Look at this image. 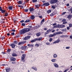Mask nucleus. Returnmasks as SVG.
<instances>
[{
    "mask_svg": "<svg viewBox=\"0 0 72 72\" xmlns=\"http://www.w3.org/2000/svg\"><path fill=\"white\" fill-rule=\"evenodd\" d=\"M32 30V29L31 28H24L20 31V33L21 34H24L25 33L28 32H29V31H31Z\"/></svg>",
    "mask_w": 72,
    "mask_h": 72,
    "instance_id": "obj_1",
    "label": "nucleus"
},
{
    "mask_svg": "<svg viewBox=\"0 0 72 72\" xmlns=\"http://www.w3.org/2000/svg\"><path fill=\"white\" fill-rule=\"evenodd\" d=\"M58 2V0H51L50 1V3L51 4H55Z\"/></svg>",
    "mask_w": 72,
    "mask_h": 72,
    "instance_id": "obj_2",
    "label": "nucleus"
},
{
    "mask_svg": "<svg viewBox=\"0 0 72 72\" xmlns=\"http://www.w3.org/2000/svg\"><path fill=\"white\" fill-rule=\"evenodd\" d=\"M27 46H22L21 47V49L24 50H27Z\"/></svg>",
    "mask_w": 72,
    "mask_h": 72,
    "instance_id": "obj_3",
    "label": "nucleus"
},
{
    "mask_svg": "<svg viewBox=\"0 0 72 72\" xmlns=\"http://www.w3.org/2000/svg\"><path fill=\"white\" fill-rule=\"evenodd\" d=\"M60 39H57V40H55V42H53V44H56V43H59L60 42Z\"/></svg>",
    "mask_w": 72,
    "mask_h": 72,
    "instance_id": "obj_4",
    "label": "nucleus"
},
{
    "mask_svg": "<svg viewBox=\"0 0 72 72\" xmlns=\"http://www.w3.org/2000/svg\"><path fill=\"white\" fill-rule=\"evenodd\" d=\"M30 36H26V37L24 38V40H27L30 39Z\"/></svg>",
    "mask_w": 72,
    "mask_h": 72,
    "instance_id": "obj_5",
    "label": "nucleus"
},
{
    "mask_svg": "<svg viewBox=\"0 0 72 72\" xmlns=\"http://www.w3.org/2000/svg\"><path fill=\"white\" fill-rule=\"evenodd\" d=\"M58 28H64L65 27V26L64 25L58 24Z\"/></svg>",
    "mask_w": 72,
    "mask_h": 72,
    "instance_id": "obj_6",
    "label": "nucleus"
},
{
    "mask_svg": "<svg viewBox=\"0 0 72 72\" xmlns=\"http://www.w3.org/2000/svg\"><path fill=\"white\" fill-rule=\"evenodd\" d=\"M26 41H23V42H19L18 44V45H21V44H25V43H26Z\"/></svg>",
    "mask_w": 72,
    "mask_h": 72,
    "instance_id": "obj_7",
    "label": "nucleus"
},
{
    "mask_svg": "<svg viewBox=\"0 0 72 72\" xmlns=\"http://www.w3.org/2000/svg\"><path fill=\"white\" fill-rule=\"evenodd\" d=\"M53 65L55 67H56V68H58V67H59V65L55 63H54L53 64Z\"/></svg>",
    "mask_w": 72,
    "mask_h": 72,
    "instance_id": "obj_8",
    "label": "nucleus"
},
{
    "mask_svg": "<svg viewBox=\"0 0 72 72\" xmlns=\"http://www.w3.org/2000/svg\"><path fill=\"white\" fill-rule=\"evenodd\" d=\"M15 58L13 57H11L10 58V60L11 61H15Z\"/></svg>",
    "mask_w": 72,
    "mask_h": 72,
    "instance_id": "obj_9",
    "label": "nucleus"
},
{
    "mask_svg": "<svg viewBox=\"0 0 72 72\" xmlns=\"http://www.w3.org/2000/svg\"><path fill=\"white\" fill-rule=\"evenodd\" d=\"M29 10L30 12H33V10H35V9H34V8H30Z\"/></svg>",
    "mask_w": 72,
    "mask_h": 72,
    "instance_id": "obj_10",
    "label": "nucleus"
},
{
    "mask_svg": "<svg viewBox=\"0 0 72 72\" xmlns=\"http://www.w3.org/2000/svg\"><path fill=\"white\" fill-rule=\"evenodd\" d=\"M72 17V15H69L67 17V18H68V19H71Z\"/></svg>",
    "mask_w": 72,
    "mask_h": 72,
    "instance_id": "obj_11",
    "label": "nucleus"
},
{
    "mask_svg": "<svg viewBox=\"0 0 72 72\" xmlns=\"http://www.w3.org/2000/svg\"><path fill=\"white\" fill-rule=\"evenodd\" d=\"M12 57H17V55L15 53H14L12 54Z\"/></svg>",
    "mask_w": 72,
    "mask_h": 72,
    "instance_id": "obj_12",
    "label": "nucleus"
},
{
    "mask_svg": "<svg viewBox=\"0 0 72 72\" xmlns=\"http://www.w3.org/2000/svg\"><path fill=\"white\" fill-rule=\"evenodd\" d=\"M40 6V4H39L38 5H36L35 6V8H36L37 9L39 8V7Z\"/></svg>",
    "mask_w": 72,
    "mask_h": 72,
    "instance_id": "obj_13",
    "label": "nucleus"
},
{
    "mask_svg": "<svg viewBox=\"0 0 72 72\" xmlns=\"http://www.w3.org/2000/svg\"><path fill=\"white\" fill-rule=\"evenodd\" d=\"M55 34H51L49 35V37H54V36H55Z\"/></svg>",
    "mask_w": 72,
    "mask_h": 72,
    "instance_id": "obj_14",
    "label": "nucleus"
},
{
    "mask_svg": "<svg viewBox=\"0 0 72 72\" xmlns=\"http://www.w3.org/2000/svg\"><path fill=\"white\" fill-rule=\"evenodd\" d=\"M37 39V41H41L42 39V37H40V38H36Z\"/></svg>",
    "mask_w": 72,
    "mask_h": 72,
    "instance_id": "obj_15",
    "label": "nucleus"
},
{
    "mask_svg": "<svg viewBox=\"0 0 72 72\" xmlns=\"http://www.w3.org/2000/svg\"><path fill=\"white\" fill-rule=\"evenodd\" d=\"M53 28H59L58 24L56 25L53 27Z\"/></svg>",
    "mask_w": 72,
    "mask_h": 72,
    "instance_id": "obj_16",
    "label": "nucleus"
},
{
    "mask_svg": "<svg viewBox=\"0 0 72 72\" xmlns=\"http://www.w3.org/2000/svg\"><path fill=\"white\" fill-rule=\"evenodd\" d=\"M30 18L31 19H35V16L33 15H32L30 16Z\"/></svg>",
    "mask_w": 72,
    "mask_h": 72,
    "instance_id": "obj_17",
    "label": "nucleus"
},
{
    "mask_svg": "<svg viewBox=\"0 0 72 72\" xmlns=\"http://www.w3.org/2000/svg\"><path fill=\"white\" fill-rule=\"evenodd\" d=\"M5 15H4V16L5 17H6L8 15V12H6L4 13Z\"/></svg>",
    "mask_w": 72,
    "mask_h": 72,
    "instance_id": "obj_18",
    "label": "nucleus"
},
{
    "mask_svg": "<svg viewBox=\"0 0 72 72\" xmlns=\"http://www.w3.org/2000/svg\"><path fill=\"white\" fill-rule=\"evenodd\" d=\"M11 46H12V48H15V46L14 44H11Z\"/></svg>",
    "mask_w": 72,
    "mask_h": 72,
    "instance_id": "obj_19",
    "label": "nucleus"
},
{
    "mask_svg": "<svg viewBox=\"0 0 72 72\" xmlns=\"http://www.w3.org/2000/svg\"><path fill=\"white\" fill-rule=\"evenodd\" d=\"M37 41V39H33L30 42H35V41Z\"/></svg>",
    "mask_w": 72,
    "mask_h": 72,
    "instance_id": "obj_20",
    "label": "nucleus"
},
{
    "mask_svg": "<svg viewBox=\"0 0 72 72\" xmlns=\"http://www.w3.org/2000/svg\"><path fill=\"white\" fill-rule=\"evenodd\" d=\"M41 35V33L40 32L36 34L37 36H40Z\"/></svg>",
    "mask_w": 72,
    "mask_h": 72,
    "instance_id": "obj_21",
    "label": "nucleus"
},
{
    "mask_svg": "<svg viewBox=\"0 0 72 72\" xmlns=\"http://www.w3.org/2000/svg\"><path fill=\"white\" fill-rule=\"evenodd\" d=\"M32 69H33L35 70V71H37V68H36L35 66H33L32 67Z\"/></svg>",
    "mask_w": 72,
    "mask_h": 72,
    "instance_id": "obj_22",
    "label": "nucleus"
},
{
    "mask_svg": "<svg viewBox=\"0 0 72 72\" xmlns=\"http://www.w3.org/2000/svg\"><path fill=\"white\" fill-rule=\"evenodd\" d=\"M53 58H55L57 57V55L55 54H54L53 55Z\"/></svg>",
    "mask_w": 72,
    "mask_h": 72,
    "instance_id": "obj_23",
    "label": "nucleus"
},
{
    "mask_svg": "<svg viewBox=\"0 0 72 72\" xmlns=\"http://www.w3.org/2000/svg\"><path fill=\"white\" fill-rule=\"evenodd\" d=\"M18 4H22V1H19L18 2Z\"/></svg>",
    "mask_w": 72,
    "mask_h": 72,
    "instance_id": "obj_24",
    "label": "nucleus"
},
{
    "mask_svg": "<svg viewBox=\"0 0 72 72\" xmlns=\"http://www.w3.org/2000/svg\"><path fill=\"white\" fill-rule=\"evenodd\" d=\"M62 31L63 32H66L67 31V30L66 29H62Z\"/></svg>",
    "mask_w": 72,
    "mask_h": 72,
    "instance_id": "obj_25",
    "label": "nucleus"
},
{
    "mask_svg": "<svg viewBox=\"0 0 72 72\" xmlns=\"http://www.w3.org/2000/svg\"><path fill=\"white\" fill-rule=\"evenodd\" d=\"M30 22V19H27L25 21V23H27L28 22Z\"/></svg>",
    "mask_w": 72,
    "mask_h": 72,
    "instance_id": "obj_26",
    "label": "nucleus"
},
{
    "mask_svg": "<svg viewBox=\"0 0 72 72\" xmlns=\"http://www.w3.org/2000/svg\"><path fill=\"white\" fill-rule=\"evenodd\" d=\"M24 58H25L24 57H21V60H22V62H24Z\"/></svg>",
    "mask_w": 72,
    "mask_h": 72,
    "instance_id": "obj_27",
    "label": "nucleus"
},
{
    "mask_svg": "<svg viewBox=\"0 0 72 72\" xmlns=\"http://www.w3.org/2000/svg\"><path fill=\"white\" fill-rule=\"evenodd\" d=\"M1 12L2 13H5V12H6V10H2L1 11Z\"/></svg>",
    "mask_w": 72,
    "mask_h": 72,
    "instance_id": "obj_28",
    "label": "nucleus"
},
{
    "mask_svg": "<svg viewBox=\"0 0 72 72\" xmlns=\"http://www.w3.org/2000/svg\"><path fill=\"white\" fill-rule=\"evenodd\" d=\"M49 3H45V6H49Z\"/></svg>",
    "mask_w": 72,
    "mask_h": 72,
    "instance_id": "obj_29",
    "label": "nucleus"
},
{
    "mask_svg": "<svg viewBox=\"0 0 72 72\" xmlns=\"http://www.w3.org/2000/svg\"><path fill=\"white\" fill-rule=\"evenodd\" d=\"M51 61L52 62H56V59H52L51 60Z\"/></svg>",
    "mask_w": 72,
    "mask_h": 72,
    "instance_id": "obj_30",
    "label": "nucleus"
},
{
    "mask_svg": "<svg viewBox=\"0 0 72 72\" xmlns=\"http://www.w3.org/2000/svg\"><path fill=\"white\" fill-rule=\"evenodd\" d=\"M8 9L9 10H12V9H13V7L12 6H10L8 7Z\"/></svg>",
    "mask_w": 72,
    "mask_h": 72,
    "instance_id": "obj_31",
    "label": "nucleus"
},
{
    "mask_svg": "<svg viewBox=\"0 0 72 72\" xmlns=\"http://www.w3.org/2000/svg\"><path fill=\"white\" fill-rule=\"evenodd\" d=\"M14 42V44H17L18 43V42L17 41L15 40Z\"/></svg>",
    "mask_w": 72,
    "mask_h": 72,
    "instance_id": "obj_32",
    "label": "nucleus"
},
{
    "mask_svg": "<svg viewBox=\"0 0 72 72\" xmlns=\"http://www.w3.org/2000/svg\"><path fill=\"white\" fill-rule=\"evenodd\" d=\"M69 12H70V13H72V7L69 10Z\"/></svg>",
    "mask_w": 72,
    "mask_h": 72,
    "instance_id": "obj_33",
    "label": "nucleus"
},
{
    "mask_svg": "<svg viewBox=\"0 0 72 72\" xmlns=\"http://www.w3.org/2000/svg\"><path fill=\"white\" fill-rule=\"evenodd\" d=\"M69 27H70V28L72 27V24H69Z\"/></svg>",
    "mask_w": 72,
    "mask_h": 72,
    "instance_id": "obj_34",
    "label": "nucleus"
},
{
    "mask_svg": "<svg viewBox=\"0 0 72 72\" xmlns=\"http://www.w3.org/2000/svg\"><path fill=\"white\" fill-rule=\"evenodd\" d=\"M51 10H48L47 11V13H51Z\"/></svg>",
    "mask_w": 72,
    "mask_h": 72,
    "instance_id": "obj_35",
    "label": "nucleus"
},
{
    "mask_svg": "<svg viewBox=\"0 0 72 72\" xmlns=\"http://www.w3.org/2000/svg\"><path fill=\"white\" fill-rule=\"evenodd\" d=\"M49 41L50 42H51V41H53V39H52V38L50 39L49 40Z\"/></svg>",
    "mask_w": 72,
    "mask_h": 72,
    "instance_id": "obj_36",
    "label": "nucleus"
},
{
    "mask_svg": "<svg viewBox=\"0 0 72 72\" xmlns=\"http://www.w3.org/2000/svg\"><path fill=\"white\" fill-rule=\"evenodd\" d=\"M45 21V19H42V20L41 21V23H43V22H44V21Z\"/></svg>",
    "mask_w": 72,
    "mask_h": 72,
    "instance_id": "obj_37",
    "label": "nucleus"
},
{
    "mask_svg": "<svg viewBox=\"0 0 72 72\" xmlns=\"http://www.w3.org/2000/svg\"><path fill=\"white\" fill-rule=\"evenodd\" d=\"M67 30H70V27H69V26H67Z\"/></svg>",
    "mask_w": 72,
    "mask_h": 72,
    "instance_id": "obj_38",
    "label": "nucleus"
},
{
    "mask_svg": "<svg viewBox=\"0 0 72 72\" xmlns=\"http://www.w3.org/2000/svg\"><path fill=\"white\" fill-rule=\"evenodd\" d=\"M10 71V69H6V71L7 72H8Z\"/></svg>",
    "mask_w": 72,
    "mask_h": 72,
    "instance_id": "obj_39",
    "label": "nucleus"
},
{
    "mask_svg": "<svg viewBox=\"0 0 72 72\" xmlns=\"http://www.w3.org/2000/svg\"><path fill=\"white\" fill-rule=\"evenodd\" d=\"M54 15V14H53V13H51L50 14V16L51 17H53Z\"/></svg>",
    "mask_w": 72,
    "mask_h": 72,
    "instance_id": "obj_40",
    "label": "nucleus"
},
{
    "mask_svg": "<svg viewBox=\"0 0 72 72\" xmlns=\"http://www.w3.org/2000/svg\"><path fill=\"white\" fill-rule=\"evenodd\" d=\"M22 57L25 58V57H26V54H23L22 55Z\"/></svg>",
    "mask_w": 72,
    "mask_h": 72,
    "instance_id": "obj_41",
    "label": "nucleus"
},
{
    "mask_svg": "<svg viewBox=\"0 0 72 72\" xmlns=\"http://www.w3.org/2000/svg\"><path fill=\"white\" fill-rule=\"evenodd\" d=\"M32 1L33 3H35L37 2V0H32Z\"/></svg>",
    "mask_w": 72,
    "mask_h": 72,
    "instance_id": "obj_42",
    "label": "nucleus"
},
{
    "mask_svg": "<svg viewBox=\"0 0 72 72\" xmlns=\"http://www.w3.org/2000/svg\"><path fill=\"white\" fill-rule=\"evenodd\" d=\"M66 19H63L62 20V22H66Z\"/></svg>",
    "mask_w": 72,
    "mask_h": 72,
    "instance_id": "obj_43",
    "label": "nucleus"
},
{
    "mask_svg": "<svg viewBox=\"0 0 72 72\" xmlns=\"http://www.w3.org/2000/svg\"><path fill=\"white\" fill-rule=\"evenodd\" d=\"M52 8L53 9H55V8H56L55 7V6H52Z\"/></svg>",
    "mask_w": 72,
    "mask_h": 72,
    "instance_id": "obj_44",
    "label": "nucleus"
},
{
    "mask_svg": "<svg viewBox=\"0 0 72 72\" xmlns=\"http://www.w3.org/2000/svg\"><path fill=\"white\" fill-rule=\"evenodd\" d=\"M11 35H15V33L14 32H12L11 33Z\"/></svg>",
    "mask_w": 72,
    "mask_h": 72,
    "instance_id": "obj_45",
    "label": "nucleus"
},
{
    "mask_svg": "<svg viewBox=\"0 0 72 72\" xmlns=\"http://www.w3.org/2000/svg\"><path fill=\"white\" fill-rule=\"evenodd\" d=\"M25 12H28V9H25Z\"/></svg>",
    "mask_w": 72,
    "mask_h": 72,
    "instance_id": "obj_46",
    "label": "nucleus"
},
{
    "mask_svg": "<svg viewBox=\"0 0 72 72\" xmlns=\"http://www.w3.org/2000/svg\"><path fill=\"white\" fill-rule=\"evenodd\" d=\"M69 48H70V47L69 46L67 47H66V49H69Z\"/></svg>",
    "mask_w": 72,
    "mask_h": 72,
    "instance_id": "obj_47",
    "label": "nucleus"
},
{
    "mask_svg": "<svg viewBox=\"0 0 72 72\" xmlns=\"http://www.w3.org/2000/svg\"><path fill=\"white\" fill-rule=\"evenodd\" d=\"M11 31L12 32H15V30L14 29H12L11 30Z\"/></svg>",
    "mask_w": 72,
    "mask_h": 72,
    "instance_id": "obj_48",
    "label": "nucleus"
},
{
    "mask_svg": "<svg viewBox=\"0 0 72 72\" xmlns=\"http://www.w3.org/2000/svg\"><path fill=\"white\" fill-rule=\"evenodd\" d=\"M1 39L3 40V39H5V37H1Z\"/></svg>",
    "mask_w": 72,
    "mask_h": 72,
    "instance_id": "obj_49",
    "label": "nucleus"
},
{
    "mask_svg": "<svg viewBox=\"0 0 72 72\" xmlns=\"http://www.w3.org/2000/svg\"><path fill=\"white\" fill-rule=\"evenodd\" d=\"M66 23H67V22L66 21L65 22H63V24H66Z\"/></svg>",
    "mask_w": 72,
    "mask_h": 72,
    "instance_id": "obj_50",
    "label": "nucleus"
},
{
    "mask_svg": "<svg viewBox=\"0 0 72 72\" xmlns=\"http://www.w3.org/2000/svg\"><path fill=\"white\" fill-rule=\"evenodd\" d=\"M56 35H59V32H56Z\"/></svg>",
    "mask_w": 72,
    "mask_h": 72,
    "instance_id": "obj_51",
    "label": "nucleus"
},
{
    "mask_svg": "<svg viewBox=\"0 0 72 72\" xmlns=\"http://www.w3.org/2000/svg\"><path fill=\"white\" fill-rule=\"evenodd\" d=\"M33 44H30V48H31V47H33Z\"/></svg>",
    "mask_w": 72,
    "mask_h": 72,
    "instance_id": "obj_52",
    "label": "nucleus"
},
{
    "mask_svg": "<svg viewBox=\"0 0 72 72\" xmlns=\"http://www.w3.org/2000/svg\"><path fill=\"white\" fill-rule=\"evenodd\" d=\"M66 13V12H64L62 14V15H64V14H65Z\"/></svg>",
    "mask_w": 72,
    "mask_h": 72,
    "instance_id": "obj_53",
    "label": "nucleus"
},
{
    "mask_svg": "<svg viewBox=\"0 0 72 72\" xmlns=\"http://www.w3.org/2000/svg\"><path fill=\"white\" fill-rule=\"evenodd\" d=\"M68 70V69H67L66 70H64V72H67V71Z\"/></svg>",
    "mask_w": 72,
    "mask_h": 72,
    "instance_id": "obj_54",
    "label": "nucleus"
},
{
    "mask_svg": "<svg viewBox=\"0 0 72 72\" xmlns=\"http://www.w3.org/2000/svg\"><path fill=\"white\" fill-rule=\"evenodd\" d=\"M46 44L48 45H50V43H49V42H47L46 43Z\"/></svg>",
    "mask_w": 72,
    "mask_h": 72,
    "instance_id": "obj_55",
    "label": "nucleus"
},
{
    "mask_svg": "<svg viewBox=\"0 0 72 72\" xmlns=\"http://www.w3.org/2000/svg\"><path fill=\"white\" fill-rule=\"evenodd\" d=\"M66 36L65 35H62L61 36V37H66Z\"/></svg>",
    "mask_w": 72,
    "mask_h": 72,
    "instance_id": "obj_56",
    "label": "nucleus"
},
{
    "mask_svg": "<svg viewBox=\"0 0 72 72\" xmlns=\"http://www.w3.org/2000/svg\"><path fill=\"white\" fill-rule=\"evenodd\" d=\"M22 25L23 26H25V24L24 23H22Z\"/></svg>",
    "mask_w": 72,
    "mask_h": 72,
    "instance_id": "obj_57",
    "label": "nucleus"
},
{
    "mask_svg": "<svg viewBox=\"0 0 72 72\" xmlns=\"http://www.w3.org/2000/svg\"><path fill=\"white\" fill-rule=\"evenodd\" d=\"M20 22L21 23H23V22H24V20H22L20 21Z\"/></svg>",
    "mask_w": 72,
    "mask_h": 72,
    "instance_id": "obj_58",
    "label": "nucleus"
},
{
    "mask_svg": "<svg viewBox=\"0 0 72 72\" xmlns=\"http://www.w3.org/2000/svg\"><path fill=\"white\" fill-rule=\"evenodd\" d=\"M11 51V50H10V49H8L7 50V51L8 52H10V51Z\"/></svg>",
    "mask_w": 72,
    "mask_h": 72,
    "instance_id": "obj_59",
    "label": "nucleus"
},
{
    "mask_svg": "<svg viewBox=\"0 0 72 72\" xmlns=\"http://www.w3.org/2000/svg\"><path fill=\"white\" fill-rule=\"evenodd\" d=\"M62 33H62V32H59V34H62Z\"/></svg>",
    "mask_w": 72,
    "mask_h": 72,
    "instance_id": "obj_60",
    "label": "nucleus"
},
{
    "mask_svg": "<svg viewBox=\"0 0 72 72\" xmlns=\"http://www.w3.org/2000/svg\"><path fill=\"white\" fill-rule=\"evenodd\" d=\"M3 9H2V8H1V7L0 6V11H1Z\"/></svg>",
    "mask_w": 72,
    "mask_h": 72,
    "instance_id": "obj_61",
    "label": "nucleus"
},
{
    "mask_svg": "<svg viewBox=\"0 0 72 72\" xmlns=\"http://www.w3.org/2000/svg\"><path fill=\"white\" fill-rule=\"evenodd\" d=\"M56 24H56V23H54V24H52V26H55V25H56Z\"/></svg>",
    "mask_w": 72,
    "mask_h": 72,
    "instance_id": "obj_62",
    "label": "nucleus"
},
{
    "mask_svg": "<svg viewBox=\"0 0 72 72\" xmlns=\"http://www.w3.org/2000/svg\"><path fill=\"white\" fill-rule=\"evenodd\" d=\"M30 45H31V44H28V46H29V48H30Z\"/></svg>",
    "mask_w": 72,
    "mask_h": 72,
    "instance_id": "obj_63",
    "label": "nucleus"
},
{
    "mask_svg": "<svg viewBox=\"0 0 72 72\" xmlns=\"http://www.w3.org/2000/svg\"><path fill=\"white\" fill-rule=\"evenodd\" d=\"M19 37V35H16V37Z\"/></svg>",
    "mask_w": 72,
    "mask_h": 72,
    "instance_id": "obj_64",
    "label": "nucleus"
}]
</instances>
